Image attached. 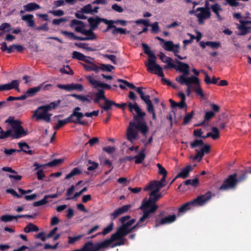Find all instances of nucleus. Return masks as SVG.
Returning a JSON list of instances; mask_svg holds the SVG:
<instances>
[{
  "mask_svg": "<svg viewBox=\"0 0 251 251\" xmlns=\"http://www.w3.org/2000/svg\"><path fill=\"white\" fill-rule=\"evenodd\" d=\"M128 108L130 112L133 113L134 110L137 114L133 116V119L136 123L130 122V125L134 126L136 129L140 130L144 135H145L149 130L148 126L143 121L144 117L146 116L145 112L142 111L141 109L136 102L134 104L129 102Z\"/></svg>",
  "mask_w": 251,
  "mask_h": 251,
  "instance_id": "obj_1",
  "label": "nucleus"
},
{
  "mask_svg": "<svg viewBox=\"0 0 251 251\" xmlns=\"http://www.w3.org/2000/svg\"><path fill=\"white\" fill-rule=\"evenodd\" d=\"M162 197L161 193L155 194L152 196H150L148 200L144 199L140 209L142 211H145L149 215L154 214L157 210L158 206L156 202Z\"/></svg>",
  "mask_w": 251,
  "mask_h": 251,
  "instance_id": "obj_2",
  "label": "nucleus"
},
{
  "mask_svg": "<svg viewBox=\"0 0 251 251\" xmlns=\"http://www.w3.org/2000/svg\"><path fill=\"white\" fill-rule=\"evenodd\" d=\"M11 126L8 129L9 136L12 138L18 139L26 135V131L21 126V122L17 120H14L13 117H10L6 121Z\"/></svg>",
  "mask_w": 251,
  "mask_h": 251,
  "instance_id": "obj_3",
  "label": "nucleus"
},
{
  "mask_svg": "<svg viewBox=\"0 0 251 251\" xmlns=\"http://www.w3.org/2000/svg\"><path fill=\"white\" fill-rule=\"evenodd\" d=\"M246 179L245 175H241L237 177L236 173L229 175L223 182L219 188V190L225 191L235 189L239 182Z\"/></svg>",
  "mask_w": 251,
  "mask_h": 251,
  "instance_id": "obj_4",
  "label": "nucleus"
},
{
  "mask_svg": "<svg viewBox=\"0 0 251 251\" xmlns=\"http://www.w3.org/2000/svg\"><path fill=\"white\" fill-rule=\"evenodd\" d=\"M104 91L99 90L95 93V98L94 102L98 104L99 106L105 111H108L112 109V106H115V102L107 99L105 96Z\"/></svg>",
  "mask_w": 251,
  "mask_h": 251,
  "instance_id": "obj_5",
  "label": "nucleus"
},
{
  "mask_svg": "<svg viewBox=\"0 0 251 251\" xmlns=\"http://www.w3.org/2000/svg\"><path fill=\"white\" fill-rule=\"evenodd\" d=\"M188 75H180L176 77V80L182 85H186L189 87H194L192 84L195 86L200 84V80L197 76L194 75L188 76Z\"/></svg>",
  "mask_w": 251,
  "mask_h": 251,
  "instance_id": "obj_6",
  "label": "nucleus"
},
{
  "mask_svg": "<svg viewBox=\"0 0 251 251\" xmlns=\"http://www.w3.org/2000/svg\"><path fill=\"white\" fill-rule=\"evenodd\" d=\"M130 232H131V230H130V227L123 224L118 228L116 233L112 234L110 238L107 239V240L110 245L113 242L116 241L117 239L120 238L121 237H125Z\"/></svg>",
  "mask_w": 251,
  "mask_h": 251,
  "instance_id": "obj_7",
  "label": "nucleus"
},
{
  "mask_svg": "<svg viewBox=\"0 0 251 251\" xmlns=\"http://www.w3.org/2000/svg\"><path fill=\"white\" fill-rule=\"evenodd\" d=\"M212 196L211 191H207L205 194L198 196L197 198L191 201L193 206H202L205 205L211 199Z\"/></svg>",
  "mask_w": 251,
  "mask_h": 251,
  "instance_id": "obj_8",
  "label": "nucleus"
},
{
  "mask_svg": "<svg viewBox=\"0 0 251 251\" xmlns=\"http://www.w3.org/2000/svg\"><path fill=\"white\" fill-rule=\"evenodd\" d=\"M146 66L147 67V70L150 73H153L159 76L162 78L164 76V73L162 71V68L160 65L156 63V60H151L150 59L149 62L145 63Z\"/></svg>",
  "mask_w": 251,
  "mask_h": 251,
  "instance_id": "obj_9",
  "label": "nucleus"
},
{
  "mask_svg": "<svg viewBox=\"0 0 251 251\" xmlns=\"http://www.w3.org/2000/svg\"><path fill=\"white\" fill-rule=\"evenodd\" d=\"M83 117V113L73 112L70 116L68 117V119L70 123H74L75 124H79L82 126L87 125L88 123L87 121L81 120Z\"/></svg>",
  "mask_w": 251,
  "mask_h": 251,
  "instance_id": "obj_10",
  "label": "nucleus"
},
{
  "mask_svg": "<svg viewBox=\"0 0 251 251\" xmlns=\"http://www.w3.org/2000/svg\"><path fill=\"white\" fill-rule=\"evenodd\" d=\"M196 12H199L196 13L195 15L198 19L199 24L202 25L204 23V20L207 19L211 17L210 11L207 9H202V8L198 7L196 9Z\"/></svg>",
  "mask_w": 251,
  "mask_h": 251,
  "instance_id": "obj_11",
  "label": "nucleus"
},
{
  "mask_svg": "<svg viewBox=\"0 0 251 251\" xmlns=\"http://www.w3.org/2000/svg\"><path fill=\"white\" fill-rule=\"evenodd\" d=\"M176 64H175L174 69L180 73L181 75H189L190 74V67L188 64L182 62L177 59L176 60Z\"/></svg>",
  "mask_w": 251,
  "mask_h": 251,
  "instance_id": "obj_12",
  "label": "nucleus"
},
{
  "mask_svg": "<svg viewBox=\"0 0 251 251\" xmlns=\"http://www.w3.org/2000/svg\"><path fill=\"white\" fill-rule=\"evenodd\" d=\"M35 115L37 121L44 120L46 123H50L51 121L50 117L52 116V114L49 113L43 109H41L40 107L36 111Z\"/></svg>",
  "mask_w": 251,
  "mask_h": 251,
  "instance_id": "obj_13",
  "label": "nucleus"
},
{
  "mask_svg": "<svg viewBox=\"0 0 251 251\" xmlns=\"http://www.w3.org/2000/svg\"><path fill=\"white\" fill-rule=\"evenodd\" d=\"M87 79L88 80L89 83L93 86L94 88L98 89V91L100 89H110L111 88V86L109 84L102 83L100 81L96 80L91 76H87Z\"/></svg>",
  "mask_w": 251,
  "mask_h": 251,
  "instance_id": "obj_14",
  "label": "nucleus"
},
{
  "mask_svg": "<svg viewBox=\"0 0 251 251\" xmlns=\"http://www.w3.org/2000/svg\"><path fill=\"white\" fill-rule=\"evenodd\" d=\"M88 22L89 24L90 28L92 29H96L101 22H103L104 24H107L108 22V20L100 18L98 16H97L96 18L92 17H89L88 19Z\"/></svg>",
  "mask_w": 251,
  "mask_h": 251,
  "instance_id": "obj_15",
  "label": "nucleus"
},
{
  "mask_svg": "<svg viewBox=\"0 0 251 251\" xmlns=\"http://www.w3.org/2000/svg\"><path fill=\"white\" fill-rule=\"evenodd\" d=\"M176 220V216L175 214L165 217L161 220L156 219L154 226L157 227L161 225L170 224L175 222Z\"/></svg>",
  "mask_w": 251,
  "mask_h": 251,
  "instance_id": "obj_16",
  "label": "nucleus"
},
{
  "mask_svg": "<svg viewBox=\"0 0 251 251\" xmlns=\"http://www.w3.org/2000/svg\"><path fill=\"white\" fill-rule=\"evenodd\" d=\"M70 26L71 27H74L76 32L82 34L85 30L86 25L81 21L74 19L71 21Z\"/></svg>",
  "mask_w": 251,
  "mask_h": 251,
  "instance_id": "obj_17",
  "label": "nucleus"
},
{
  "mask_svg": "<svg viewBox=\"0 0 251 251\" xmlns=\"http://www.w3.org/2000/svg\"><path fill=\"white\" fill-rule=\"evenodd\" d=\"M162 47L166 50L169 51H172L174 53H177L179 52V44L175 45L173 41H165Z\"/></svg>",
  "mask_w": 251,
  "mask_h": 251,
  "instance_id": "obj_18",
  "label": "nucleus"
},
{
  "mask_svg": "<svg viewBox=\"0 0 251 251\" xmlns=\"http://www.w3.org/2000/svg\"><path fill=\"white\" fill-rule=\"evenodd\" d=\"M210 147L208 145H204L202 147L201 150H199L198 149H196L195 151L196 152V155L193 157L194 160H198L199 158V161L201 160L204 154H207L210 151Z\"/></svg>",
  "mask_w": 251,
  "mask_h": 251,
  "instance_id": "obj_19",
  "label": "nucleus"
},
{
  "mask_svg": "<svg viewBox=\"0 0 251 251\" xmlns=\"http://www.w3.org/2000/svg\"><path fill=\"white\" fill-rule=\"evenodd\" d=\"M2 170L10 173L11 174H7V176L11 179H13L16 182L20 181L22 177V176L18 175V173L11 167H4L2 168Z\"/></svg>",
  "mask_w": 251,
  "mask_h": 251,
  "instance_id": "obj_20",
  "label": "nucleus"
},
{
  "mask_svg": "<svg viewBox=\"0 0 251 251\" xmlns=\"http://www.w3.org/2000/svg\"><path fill=\"white\" fill-rule=\"evenodd\" d=\"M143 213V216L140 218L137 224L130 228V230H131V232L133 230L137 229L140 227H143L146 226V223L143 224L145 220L150 218L151 216L149 215L145 211H142Z\"/></svg>",
  "mask_w": 251,
  "mask_h": 251,
  "instance_id": "obj_21",
  "label": "nucleus"
},
{
  "mask_svg": "<svg viewBox=\"0 0 251 251\" xmlns=\"http://www.w3.org/2000/svg\"><path fill=\"white\" fill-rule=\"evenodd\" d=\"M93 29L91 28L88 30H84L82 34L86 35V37L80 36V41L93 40L96 39L97 35L93 31Z\"/></svg>",
  "mask_w": 251,
  "mask_h": 251,
  "instance_id": "obj_22",
  "label": "nucleus"
},
{
  "mask_svg": "<svg viewBox=\"0 0 251 251\" xmlns=\"http://www.w3.org/2000/svg\"><path fill=\"white\" fill-rule=\"evenodd\" d=\"M135 127L129 124V126L127 130L126 136L127 139L130 141H132L134 139H136L138 136V132L134 129Z\"/></svg>",
  "mask_w": 251,
  "mask_h": 251,
  "instance_id": "obj_23",
  "label": "nucleus"
},
{
  "mask_svg": "<svg viewBox=\"0 0 251 251\" xmlns=\"http://www.w3.org/2000/svg\"><path fill=\"white\" fill-rule=\"evenodd\" d=\"M1 50L2 51L7 50L10 53L13 51L14 48H16L17 50L21 51L23 50V47L20 45H13L7 48V45L5 42H2L1 44Z\"/></svg>",
  "mask_w": 251,
  "mask_h": 251,
  "instance_id": "obj_24",
  "label": "nucleus"
},
{
  "mask_svg": "<svg viewBox=\"0 0 251 251\" xmlns=\"http://www.w3.org/2000/svg\"><path fill=\"white\" fill-rule=\"evenodd\" d=\"M165 186V184H163L162 183H160L159 181L157 180H152L151 181L148 186L145 187L144 188V191H146L148 190H152L153 188H158L159 189H161Z\"/></svg>",
  "mask_w": 251,
  "mask_h": 251,
  "instance_id": "obj_25",
  "label": "nucleus"
},
{
  "mask_svg": "<svg viewBox=\"0 0 251 251\" xmlns=\"http://www.w3.org/2000/svg\"><path fill=\"white\" fill-rule=\"evenodd\" d=\"M192 167L190 165H188L182 169L181 172L177 175L176 177L185 178L188 176L190 172L192 171Z\"/></svg>",
  "mask_w": 251,
  "mask_h": 251,
  "instance_id": "obj_26",
  "label": "nucleus"
},
{
  "mask_svg": "<svg viewBox=\"0 0 251 251\" xmlns=\"http://www.w3.org/2000/svg\"><path fill=\"white\" fill-rule=\"evenodd\" d=\"M200 46L202 48H204L206 46L210 47L212 49H216L221 47V43L219 42L213 41H201L200 43Z\"/></svg>",
  "mask_w": 251,
  "mask_h": 251,
  "instance_id": "obj_27",
  "label": "nucleus"
},
{
  "mask_svg": "<svg viewBox=\"0 0 251 251\" xmlns=\"http://www.w3.org/2000/svg\"><path fill=\"white\" fill-rule=\"evenodd\" d=\"M18 191L21 193V195L18 194L17 193L12 189H7L6 190V192L8 193L11 194L13 196H14L17 198H21L22 197V195H23L27 194L30 193L31 192V190H28L27 191H25V190H24L20 188H18Z\"/></svg>",
  "mask_w": 251,
  "mask_h": 251,
  "instance_id": "obj_28",
  "label": "nucleus"
},
{
  "mask_svg": "<svg viewBox=\"0 0 251 251\" xmlns=\"http://www.w3.org/2000/svg\"><path fill=\"white\" fill-rule=\"evenodd\" d=\"M142 46L144 53L145 54H146L147 55H148V56H149L148 62H149L150 59L151 60H155L156 59V57L155 55L151 52L150 48L147 44H146L145 43H143L142 44Z\"/></svg>",
  "mask_w": 251,
  "mask_h": 251,
  "instance_id": "obj_29",
  "label": "nucleus"
},
{
  "mask_svg": "<svg viewBox=\"0 0 251 251\" xmlns=\"http://www.w3.org/2000/svg\"><path fill=\"white\" fill-rule=\"evenodd\" d=\"M212 131L213 133L211 132H208L206 135H202L201 138L205 139L206 138L211 137L214 140L218 139L220 137V135L218 128L217 127H213L212 128Z\"/></svg>",
  "mask_w": 251,
  "mask_h": 251,
  "instance_id": "obj_30",
  "label": "nucleus"
},
{
  "mask_svg": "<svg viewBox=\"0 0 251 251\" xmlns=\"http://www.w3.org/2000/svg\"><path fill=\"white\" fill-rule=\"evenodd\" d=\"M145 148H143L140 152L137 155L134 156L135 164H140L142 163L143 161L146 157V154L145 153Z\"/></svg>",
  "mask_w": 251,
  "mask_h": 251,
  "instance_id": "obj_31",
  "label": "nucleus"
},
{
  "mask_svg": "<svg viewBox=\"0 0 251 251\" xmlns=\"http://www.w3.org/2000/svg\"><path fill=\"white\" fill-rule=\"evenodd\" d=\"M169 102L171 103V107L172 108H175L177 107H178L180 109L186 108L187 107V104L185 101H180V102L177 103L172 99H170L169 100Z\"/></svg>",
  "mask_w": 251,
  "mask_h": 251,
  "instance_id": "obj_32",
  "label": "nucleus"
},
{
  "mask_svg": "<svg viewBox=\"0 0 251 251\" xmlns=\"http://www.w3.org/2000/svg\"><path fill=\"white\" fill-rule=\"evenodd\" d=\"M82 66L88 71H94L95 72L99 71V67L92 62L88 64H82Z\"/></svg>",
  "mask_w": 251,
  "mask_h": 251,
  "instance_id": "obj_33",
  "label": "nucleus"
},
{
  "mask_svg": "<svg viewBox=\"0 0 251 251\" xmlns=\"http://www.w3.org/2000/svg\"><path fill=\"white\" fill-rule=\"evenodd\" d=\"M193 206L191 201H188L182 205L178 209V213L183 214L186 213L188 210L191 208Z\"/></svg>",
  "mask_w": 251,
  "mask_h": 251,
  "instance_id": "obj_34",
  "label": "nucleus"
},
{
  "mask_svg": "<svg viewBox=\"0 0 251 251\" xmlns=\"http://www.w3.org/2000/svg\"><path fill=\"white\" fill-rule=\"evenodd\" d=\"M71 96L74 98H75L77 100L81 101L82 102H84L85 101H87L88 102H91V100L90 98H91V96L89 95H87L86 96H82L80 95L73 94H71Z\"/></svg>",
  "mask_w": 251,
  "mask_h": 251,
  "instance_id": "obj_35",
  "label": "nucleus"
},
{
  "mask_svg": "<svg viewBox=\"0 0 251 251\" xmlns=\"http://www.w3.org/2000/svg\"><path fill=\"white\" fill-rule=\"evenodd\" d=\"M9 90L13 89H15L18 92L20 93V90L19 88L20 81L19 80H13L11 82L7 83Z\"/></svg>",
  "mask_w": 251,
  "mask_h": 251,
  "instance_id": "obj_36",
  "label": "nucleus"
},
{
  "mask_svg": "<svg viewBox=\"0 0 251 251\" xmlns=\"http://www.w3.org/2000/svg\"><path fill=\"white\" fill-rule=\"evenodd\" d=\"M18 146L21 149L20 150L21 151H23L25 153H27L28 154H31V151L29 150V146L25 142H20L18 144Z\"/></svg>",
  "mask_w": 251,
  "mask_h": 251,
  "instance_id": "obj_37",
  "label": "nucleus"
},
{
  "mask_svg": "<svg viewBox=\"0 0 251 251\" xmlns=\"http://www.w3.org/2000/svg\"><path fill=\"white\" fill-rule=\"evenodd\" d=\"M81 174V170L79 169H78V168L75 167V168H74L69 174H67L66 176L65 179H69L75 176L79 175Z\"/></svg>",
  "mask_w": 251,
  "mask_h": 251,
  "instance_id": "obj_38",
  "label": "nucleus"
},
{
  "mask_svg": "<svg viewBox=\"0 0 251 251\" xmlns=\"http://www.w3.org/2000/svg\"><path fill=\"white\" fill-rule=\"evenodd\" d=\"M61 33L70 39L80 41V36H76L73 32L61 30Z\"/></svg>",
  "mask_w": 251,
  "mask_h": 251,
  "instance_id": "obj_39",
  "label": "nucleus"
},
{
  "mask_svg": "<svg viewBox=\"0 0 251 251\" xmlns=\"http://www.w3.org/2000/svg\"><path fill=\"white\" fill-rule=\"evenodd\" d=\"M206 144H204L203 141L201 139H196L193 142L190 143V147L192 149H194L198 147H203Z\"/></svg>",
  "mask_w": 251,
  "mask_h": 251,
  "instance_id": "obj_40",
  "label": "nucleus"
},
{
  "mask_svg": "<svg viewBox=\"0 0 251 251\" xmlns=\"http://www.w3.org/2000/svg\"><path fill=\"white\" fill-rule=\"evenodd\" d=\"M69 123H70V122L68 119V117L63 120H58V123L55 126H54L53 128L55 130L59 129L61 127L64 126L66 124Z\"/></svg>",
  "mask_w": 251,
  "mask_h": 251,
  "instance_id": "obj_41",
  "label": "nucleus"
},
{
  "mask_svg": "<svg viewBox=\"0 0 251 251\" xmlns=\"http://www.w3.org/2000/svg\"><path fill=\"white\" fill-rule=\"evenodd\" d=\"M50 84H46L45 85L44 84H41L37 87H32V95L38 92L41 89H43L44 90H46L48 89V87H50Z\"/></svg>",
  "mask_w": 251,
  "mask_h": 251,
  "instance_id": "obj_42",
  "label": "nucleus"
},
{
  "mask_svg": "<svg viewBox=\"0 0 251 251\" xmlns=\"http://www.w3.org/2000/svg\"><path fill=\"white\" fill-rule=\"evenodd\" d=\"M183 183L185 185H191L192 186L196 187L198 185L199 183V180L198 178H195L193 179H187L183 181Z\"/></svg>",
  "mask_w": 251,
  "mask_h": 251,
  "instance_id": "obj_43",
  "label": "nucleus"
},
{
  "mask_svg": "<svg viewBox=\"0 0 251 251\" xmlns=\"http://www.w3.org/2000/svg\"><path fill=\"white\" fill-rule=\"evenodd\" d=\"M83 236V234H79L76 236L72 237L69 236L68 237V243L69 244L72 245L75 244L77 241L80 240Z\"/></svg>",
  "mask_w": 251,
  "mask_h": 251,
  "instance_id": "obj_44",
  "label": "nucleus"
},
{
  "mask_svg": "<svg viewBox=\"0 0 251 251\" xmlns=\"http://www.w3.org/2000/svg\"><path fill=\"white\" fill-rule=\"evenodd\" d=\"M114 69L115 67L109 64H101L100 66L99 67V70H101L104 72H111Z\"/></svg>",
  "mask_w": 251,
  "mask_h": 251,
  "instance_id": "obj_45",
  "label": "nucleus"
},
{
  "mask_svg": "<svg viewBox=\"0 0 251 251\" xmlns=\"http://www.w3.org/2000/svg\"><path fill=\"white\" fill-rule=\"evenodd\" d=\"M64 161V159L62 158L60 159H55L51 161H50L47 163L48 166L50 167H52L54 166H57L61 164Z\"/></svg>",
  "mask_w": 251,
  "mask_h": 251,
  "instance_id": "obj_46",
  "label": "nucleus"
},
{
  "mask_svg": "<svg viewBox=\"0 0 251 251\" xmlns=\"http://www.w3.org/2000/svg\"><path fill=\"white\" fill-rule=\"evenodd\" d=\"M113 223H110V225H109L107 226H106L103 229V231L101 232H99L98 233H97V234L100 235L102 234L103 235H106L107 234L110 232L112 230L113 228Z\"/></svg>",
  "mask_w": 251,
  "mask_h": 251,
  "instance_id": "obj_47",
  "label": "nucleus"
},
{
  "mask_svg": "<svg viewBox=\"0 0 251 251\" xmlns=\"http://www.w3.org/2000/svg\"><path fill=\"white\" fill-rule=\"evenodd\" d=\"M193 90L197 95L200 96L201 98L204 99V95L203 94L202 89L199 85H196L195 87H194Z\"/></svg>",
  "mask_w": 251,
  "mask_h": 251,
  "instance_id": "obj_48",
  "label": "nucleus"
},
{
  "mask_svg": "<svg viewBox=\"0 0 251 251\" xmlns=\"http://www.w3.org/2000/svg\"><path fill=\"white\" fill-rule=\"evenodd\" d=\"M72 58L80 61H82V60H84L85 55L80 52L74 51L72 53Z\"/></svg>",
  "mask_w": 251,
  "mask_h": 251,
  "instance_id": "obj_49",
  "label": "nucleus"
},
{
  "mask_svg": "<svg viewBox=\"0 0 251 251\" xmlns=\"http://www.w3.org/2000/svg\"><path fill=\"white\" fill-rule=\"evenodd\" d=\"M116 241H118L112 245V248L125 245L126 244V239L125 237H121L120 238L117 239Z\"/></svg>",
  "mask_w": 251,
  "mask_h": 251,
  "instance_id": "obj_50",
  "label": "nucleus"
},
{
  "mask_svg": "<svg viewBox=\"0 0 251 251\" xmlns=\"http://www.w3.org/2000/svg\"><path fill=\"white\" fill-rule=\"evenodd\" d=\"M112 32V34L114 35H116L118 33H120L121 34H126L127 33H129V31H127L126 29L121 27H117L115 26V28L113 30Z\"/></svg>",
  "mask_w": 251,
  "mask_h": 251,
  "instance_id": "obj_51",
  "label": "nucleus"
},
{
  "mask_svg": "<svg viewBox=\"0 0 251 251\" xmlns=\"http://www.w3.org/2000/svg\"><path fill=\"white\" fill-rule=\"evenodd\" d=\"M238 29L241 32V35H245L250 32V29H251V26H246L245 25H240L238 27Z\"/></svg>",
  "mask_w": 251,
  "mask_h": 251,
  "instance_id": "obj_52",
  "label": "nucleus"
},
{
  "mask_svg": "<svg viewBox=\"0 0 251 251\" xmlns=\"http://www.w3.org/2000/svg\"><path fill=\"white\" fill-rule=\"evenodd\" d=\"M194 113V111H192L191 112L185 115L183 118V125H185L189 123L193 117Z\"/></svg>",
  "mask_w": 251,
  "mask_h": 251,
  "instance_id": "obj_53",
  "label": "nucleus"
},
{
  "mask_svg": "<svg viewBox=\"0 0 251 251\" xmlns=\"http://www.w3.org/2000/svg\"><path fill=\"white\" fill-rule=\"evenodd\" d=\"M49 202V201L45 199V196L40 201H35L32 203V205L35 207L45 205Z\"/></svg>",
  "mask_w": 251,
  "mask_h": 251,
  "instance_id": "obj_54",
  "label": "nucleus"
},
{
  "mask_svg": "<svg viewBox=\"0 0 251 251\" xmlns=\"http://www.w3.org/2000/svg\"><path fill=\"white\" fill-rule=\"evenodd\" d=\"M75 45L79 48L85 49L88 51L93 50L91 47H88V45L85 43H75Z\"/></svg>",
  "mask_w": 251,
  "mask_h": 251,
  "instance_id": "obj_55",
  "label": "nucleus"
},
{
  "mask_svg": "<svg viewBox=\"0 0 251 251\" xmlns=\"http://www.w3.org/2000/svg\"><path fill=\"white\" fill-rule=\"evenodd\" d=\"M81 12L86 14L92 13V7L91 4H88L83 6L81 9Z\"/></svg>",
  "mask_w": 251,
  "mask_h": 251,
  "instance_id": "obj_56",
  "label": "nucleus"
},
{
  "mask_svg": "<svg viewBox=\"0 0 251 251\" xmlns=\"http://www.w3.org/2000/svg\"><path fill=\"white\" fill-rule=\"evenodd\" d=\"M215 116V113H214L213 111H209L206 112L205 113V115H204V121H209L212 118L214 117Z\"/></svg>",
  "mask_w": 251,
  "mask_h": 251,
  "instance_id": "obj_57",
  "label": "nucleus"
},
{
  "mask_svg": "<svg viewBox=\"0 0 251 251\" xmlns=\"http://www.w3.org/2000/svg\"><path fill=\"white\" fill-rule=\"evenodd\" d=\"M37 171L36 172V175L37 176V178L39 180H42L45 177V175L44 173V171L43 169H37L35 170Z\"/></svg>",
  "mask_w": 251,
  "mask_h": 251,
  "instance_id": "obj_58",
  "label": "nucleus"
},
{
  "mask_svg": "<svg viewBox=\"0 0 251 251\" xmlns=\"http://www.w3.org/2000/svg\"><path fill=\"white\" fill-rule=\"evenodd\" d=\"M210 9H211L215 14H217V12L222 10L221 6L218 3H215V4L211 5Z\"/></svg>",
  "mask_w": 251,
  "mask_h": 251,
  "instance_id": "obj_59",
  "label": "nucleus"
},
{
  "mask_svg": "<svg viewBox=\"0 0 251 251\" xmlns=\"http://www.w3.org/2000/svg\"><path fill=\"white\" fill-rule=\"evenodd\" d=\"M15 218H16V217L9 215H4L0 217V219L3 222H7L12 221L13 220L15 219Z\"/></svg>",
  "mask_w": 251,
  "mask_h": 251,
  "instance_id": "obj_60",
  "label": "nucleus"
},
{
  "mask_svg": "<svg viewBox=\"0 0 251 251\" xmlns=\"http://www.w3.org/2000/svg\"><path fill=\"white\" fill-rule=\"evenodd\" d=\"M88 163L91 164L90 166H88L87 170L89 171H92L97 169L99 166V164L91 160H89Z\"/></svg>",
  "mask_w": 251,
  "mask_h": 251,
  "instance_id": "obj_61",
  "label": "nucleus"
},
{
  "mask_svg": "<svg viewBox=\"0 0 251 251\" xmlns=\"http://www.w3.org/2000/svg\"><path fill=\"white\" fill-rule=\"evenodd\" d=\"M151 27V32L153 33H157L158 32L159 30V27L158 26V23L157 22H154L152 24H150V25Z\"/></svg>",
  "mask_w": 251,
  "mask_h": 251,
  "instance_id": "obj_62",
  "label": "nucleus"
},
{
  "mask_svg": "<svg viewBox=\"0 0 251 251\" xmlns=\"http://www.w3.org/2000/svg\"><path fill=\"white\" fill-rule=\"evenodd\" d=\"M156 166L158 168V174L162 176L167 175V172L165 168L161 164L157 163Z\"/></svg>",
  "mask_w": 251,
  "mask_h": 251,
  "instance_id": "obj_63",
  "label": "nucleus"
},
{
  "mask_svg": "<svg viewBox=\"0 0 251 251\" xmlns=\"http://www.w3.org/2000/svg\"><path fill=\"white\" fill-rule=\"evenodd\" d=\"M104 58H106L109 59L114 64H117L116 56L114 55H109V54H102Z\"/></svg>",
  "mask_w": 251,
  "mask_h": 251,
  "instance_id": "obj_64",
  "label": "nucleus"
}]
</instances>
